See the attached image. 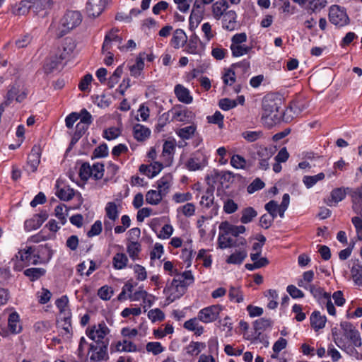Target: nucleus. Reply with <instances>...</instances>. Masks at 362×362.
Returning <instances> with one entry per match:
<instances>
[{
  "instance_id": "nucleus-1",
  "label": "nucleus",
  "mask_w": 362,
  "mask_h": 362,
  "mask_svg": "<svg viewBox=\"0 0 362 362\" xmlns=\"http://www.w3.org/2000/svg\"><path fill=\"white\" fill-rule=\"evenodd\" d=\"M194 281V278L190 270L180 274L177 273L170 284L167 285L163 291L167 297L168 303H173L182 296L187 291L188 286L192 285Z\"/></svg>"
},
{
  "instance_id": "nucleus-2",
  "label": "nucleus",
  "mask_w": 362,
  "mask_h": 362,
  "mask_svg": "<svg viewBox=\"0 0 362 362\" xmlns=\"http://www.w3.org/2000/svg\"><path fill=\"white\" fill-rule=\"evenodd\" d=\"M27 90L21 84H14L8 89L4 101L0 105V112L4 111V107L12 105L14 102L21 103L27 96Z\"/></svg>"
},
{
  "instance_id": "nucleus-3",
  "label": "nucleus",
  "mask_w": 362,
  "mask_h": 362,
  "mask_svg": "<svg viewBox=\"0 0 362 362\" xmlns=\"http://www.w3.org/2000/svg\"><path fill=\"white\" fill-rule=\"evenodd\" d=\"M308 291L321 305H325L330 315L334 316L336 315V310L332 302L329 293L324 291L323 288L314 284L309 286Z\"/></svg>"
},
{
  "instance_id": "nucleus-4",
  "label": "nucleus",
  "mask_w": 362,
  "mask_h": 362,
  "mask_svg": "<svg viewBox=\"0 0 362 362\" xmlns=\"http://www.w3.org/2000/svg\"><path fill=\"white\" fill-rule=\"evenodd\" d=\"M283 105V97L276 93H267L262 101V110L267 113L279 112L282 110Z\"/></svg>"
},
{
  "instance_id": "nucleus-5",
  "label": "nucleus",
  "mask_w": 362,
  "mask_h": 362,
  "mask_svg": "<svg viewBox=\"0 0 362 362\" xmlns=\"http://www.w3.org/2000/svg\"><path fill=\"white\" fill-rule=\"evenodd\" d=\"M119 205L115 202H109L106 204L105 207V214L103 221L105 233H112L115 223L119 218Z\"/></svg>"
},
{
  "instance_id": "nucleus-6",
  "label": "nucleus",
  "mask_w": 362,
  "mask_h": 362,
  "mask_svg": "<svg viewBox=\"0 0 362 362\" xmlns=\"http://www.w3.org/2000/svg\"><path fill=\"white\" fill-rule=\"evenodd\" d=\"M82 21V16L79 11H69L61 20L60 29L61 35H65L66 33L77 27Z\"/></svg>"
},
{
  "instance_id": "nucleus-7",
  "label": "nucleus",
  "mask_w": 362,
  "mask_h": 362,
  "mask_svg": "<svg viewBox=\"0 0 362 362\" xmlns=\"http://www.w3.org/2000/svg\"><path fill=\"white\" fill-rule=\"evenodd\" d=\"M329 20L337 27H344L349 23V18L344 7L332 5L329 9Z\"/></svg>"
},
{
  "instance_id": "nucleus-8",
  "label": "nucleus",
  "mask_w": 362,
  "mask_h": 362,
  "mask_svg": "<svg viewBox=\"0 0 362 362\" xmlns=\"http://www.w3.org/2000/svg\"><path fill=\"white\" fill-rule=\"evenodd\" d=\"M110 329L105 322H100L98 325L88 327L86 334L89 339L94 341L97 344L101 343H108V340H104L105 337L109 334Z\"/></svg>"
},
{
  "instance_id": "nucleus-9",
  "label": "nucleus",
  "mask_w": 362,
  "mask_h": 362,
  "mask_svg": "<svg viewBox=\"0 0 362 362\" xmlns=\"http://www.w3.org/2000/svg\"><path fill=\"white\" fill-rule=\"evenodd\" d=\"M223 307L220 305H213L200 310L197 317L199 320L204 323H210L216 320Z\"/></svg>"
},
{
  "instance_id": "nucleus-10",
  "label": "nucleus",
  "mask_w": 362,
  "mask_h": 362,
  "mask_svg": "<svg viewBox=\"0 0 362 362\" xmlns=\"http://www.w3.org/2000/svg\"><path fill=\"white\" fill-rule=\"evenodd\" d=\"M208 163L206 156L202 151L192 153L185 163L186 168L190 171L202 170Z\"/></svg>"
},
{
  "instance_id": "nucleus-11",
  "label": "nucleus",
  "mask_w": 362,
  "mask_h": 362,
  "mask_svg": "<svg viewBox=\"0 0 362 362\" xmlns=\"http://www.w3.org/2000/svg\"><path fill=\"white\" fill-rule=\"evenodd\" d=\"M118 31L117 29L113 28L105 35L102 47L103 52L110 50L114 42L117 45V48L120 51L124 52L125 50V47L122 45V38L117 34Z\"/></svg>"
},
{
  "instance_id": "nucleus-12",
  "label": "nucleus",
  "mask_w": 362,
  "mask_h": 362,
  "mask_svg": "<svg viewBox=\"0 0 362 362\" xmlns=\"http://www.w3.org/2000/svg\"><path fill=\"white\" fill-rule=\"evenodd\" d=\"M292 119L290 115H262L260 122L264 127L270 129L281 122H288Z\"/></svg>"
},
{
  "instance_id": "nucleus-13",
  "label": "nucleus",
  "mask_w": 362,
  "mask_h": 362,
  "mask_svg": "<svg viewBox=\"0 0 362 362\" xmlns=\"http://www.w3.org/2000/svg\"><path fill=\"white\" fill-rule=\"evenodd\" d=\"M273 154L274 151L272 148H268L262 146H257V157H255V159L259 160V169L266 170L269 168V160L272 158Z\"/></svg>"
},
{
  "instance_id": "nucleus-14",
  "label": "nucleus",
  "mask_w": 362,
  "mask_h": 362,
  "mask_svg": "<svg viewBox=\"0 0 362 362\" xmlns=\"http://www.w3.org/2000/svg\"><path fill=\"white\" fill-rule=\"evenodd\" d=\"M238 15L233 10H229L223 16H221L222 28L227 31H234L239 28V23L237 21Z\"/></svg>"
},
{
  "instance_id": "nucleus-15",
  "label": "nucleus",
  "mask_w": 362,
  "mask_h": 362,
  "mask_svg": "<svg viewBox=\"0 0 362 362\" xmlns=\"http://www.w3.org/2000/svg\"><path fill=\"white\" fill-rule=\"evenodd\" d=\"M109 343H101L99 344H90L89 352H91L90 360L91 361H100L107 358V346Z\"/></svg>"
},
{
  "instance_id": "nucleus-16",
  "label": "nucleus",
  "mask_w": 362,
  "mask_h": 362,
  "mask_svg": "<svg viewBox=\"0 0 362 362\" xmlns=\"http://www.w3.org/2000/svg\"><path fill=\"white\" fill-rule=\"evenodd\" d=\"M107 0H88L86 4V11L88 16L93 18L98 17L103 11Z\"/></svg>"
},
{
  "instance_id": "nucleus-17",
  "label": "nucleus",
  "mask_w": 362,
  "mask_h": 362,
  "mask_svg": "<svg viewBox=\"0 0 362 362\" xmlns=\"http://www.w3.org/2000/svg\"><path fill=\"white\" fill-rule=\"evenodd\" d=\"M239 67H243L244 69H249L250 64L246 61H243L237 64H233L232 65V68L226 70L225 74H223L222 78L223 83L228 86H232L235 82V71L233 69H236Z\"/></svg>"
},
{
  "instance_id": "nucleus-18",
  "label": "nucleus",
  "mask_w": 362,
  "mask_h": 362,
  "mask_svg": "<svg viewBox=\"0 0 362 362\" xmlns=\"http://www.w3.org/2000/svg\"><path fill=\"white\" fill-rule=\"evenodd\" d=\"M76 48L75 41L70 37L65 38L61 47L59 48L57 54L59 55L60 60H64L69 57Z\"/></svg>"
},
{
  "instance_id": "nucleus-19",
  "label": "nucleus",
  "mask_w": 362,
  "mask_h": 362,
  "mask_svg": "<svg viewBox=\"0 0 362 362\" xmlns=\"http://www.w3.org/2000/svg\"><path fill=\"white\" fill-rule=\"evenodd\" d=\"M40 162V148L35 146L33 147L28 157L27 165L30 167L31 172H35Z\"/></svg>"
},
{
  "instance_id": "nucleus-20",
  "label": "nucleus",
  "mask_w": 362,
  "mask_h": 362,
  "mask_svg": "<svg viewBox=\"0 0 362 362\" xmlns=\"http://www.w3.org/2000/svg\"><path fill=\"white\" fill-rule=\"evenodd\" d=\"M163 164L159 162H154L150 165H141L139 167V171L148 176V177H153L158 175L163 169Z\"/></svg>"
},
{
  "instance_id": "nucleus-21",
  "label": "nucleus",
  "mask_w": 362,
  "mask_h": 362,
  "mask_svg": "<svg viewBox=\"0 0 362 362\" xmlns=\"http://www.w3.org/2000/svg\"><path fill=\"white\" fill-rule=\"evenodd\" d=\"M229 8L226 0H219L212 5V15L216 20H220Z\"/></svg>"
},
{
  "instance_id": "nucleus-22",
  "label": "nucleus",
  "mask_w": 362,
  "mask_h": 362,
  "mask_svg": "<svg viewBox=\"0 0 362 362\" xmlns=\"http://www.w3.org/2000/svg\"><path fill=\"white\" fill-rule=\"evenodd\" d=\"M175 94L177 99L185 104H189L192 101V96L190 95L189 90L181 84L175 86Z\"/></svg>"
},
{
  "instance_id": "nucleus-23",
  "label": "nucleus",
  "mask_w": 362,
  "mask_h": 362,
  "mask_svg": "<svg viewBox=\"0 0 362 362\" xmlns=\"http://www.w3.org/2000/svg\"><path fill=\"white\" fill-rule=\"evenodd\" d=\"M351 197L353 211L357 215H361L362 212V187L353 191Z\"/></svg>"
},
{
  "instance_id": "nucleus-24",
  "label": "nucleus",
  "mask_w": 362,
  "mask_h": 362,
  "mask_svg": "<svg viewBox=\"0 0 362 362\" xmlns=\"http://www.w3.org/2000/svg\"><path fill=\"white\" fill-rule=\"evenodd\" d=\"M346 194V190L344 188L334 189L331 192L330 198L328 199L327 204L329 206H336L339 202L345 199Z\"/></svg>"
},
{
  "instance_id": "nucleus-25",
  "label": "nucleus",
  "mask_w": 362,
  "mask_h": 362,
  "mask_svg": "<svg viewBox=\"0 0 362 362\" xmlns=\"http://www.w3.org/2000/svg\"><path fill=\"white\" fill-rule=\"evenodd\" d=\"M326 322V317L322 315L319 311L313 312L310 316V324L315 331L325 327Z\"/></svg>"
},
{
  "instance_id": "nucleus-26",
  "label": "nucleus",
  "mask_w": 362,
  "mask_h": 362,
  "mask_svg": "<svg viewBox=\"0 0 362 362\" xmlns=\"http://www.w3.org/2000/svg\"><path fill=\"white\" fill-rule=\"evenodd\" d=\"M8 326L12 334H18L21 332L22 327L20 324L19 315L16 312H13L9 315L8 319Z\"/></svg>"
},
{
  "instance_id": "nucleus-27",
  "label": "nucleus",
  "mask_w": 362,
  "mask_h": 362,
  "mask_svg": "<svg viewBox=\"0 0 362 362\" xmlns=\"http://www.w3.org/2000/svg\"><path fill=\"white\" fill-rule=\"evenodd\" d=\"M33 252L34 249L32 247H26L25 248L18 251L16 255V258L22 262L25 266H28L31 262Z\"/></svg>"
},
{
  "instance_id": "nucleus-28",
  "label": "nucleus",
  "mask_w": 362,
  "mask_h": 362,
  "mask_svg": "<svg viewBox=\"0 0 362 362\" xmlns=\"http://www.w3.org/2000/svg\"><path fill=\"white\" fill-rule=\"evenodd\" d=\"M115 351L119 352H136L137 351V346L132 341L124 339L116 342Z\"/></svg>"
},
{
  "instance_id": "nucleus-29",
  "label": "nucleus",
  "mask_w": 362,
  "mask_h": 362,
  "mask_svg": "<svg viewBox=\"0 0 362 362\" xmlns=\"http://www.w3.org/2000/svg\"><path fill=\"white\" fill-rule=\"evenodd\" d=\"M187 37L182 29H177L174 32L173 36L171 39V45L173 47L177 49L184 45V44L187 42Z\"/></svg>"
},
{
  "instance_id": "nucleus-30",
  "label": "nucleus",
  "mask_w": 362,
  "mask_h": 362,
  "mask_svg": "<svg viewBox=\"0 0 362 362\" xmlns=\"http://www.w3.org/2000/svg\"><path fill=\"white\" fill-rule=\"evenodd\" d=\"M245 243L246 240L244 238L239 239L238 243H236L232 238H228L226 235H223L218 237V245L221 249L231 247L240 245H244Z\"/></svg>"
},
{
  "instance_id": "nucleus-31",
  "label": "nucleus",
  "mask_w": 362,
  "mask_h": 362,
  "mask_svg": "<svg viewBox=\"0 0 362 362\" xmlns=\"http://www.w3.org/2000/svg\"><path fill=\"white\" fill-rule=\"evenodd\" d=\"M206 348L205 343L191 341L185 348L187 354L191 356H198Z\"/></svg>"
},
{
  "instance_id": "nucleus-32",
  "label": "nucleus",
  "mask_w": 362,
  "mask_h": 362,
  "mask_svg": "<svg viewBox=\"0 0 362 362\" xmlns=\"http://www.w3.org/2000/svg\"><path fill=\"white\" fill-rule=\"evenodd\" d=\"M172 176L166 175L158 180V191H159L164 197L168 193L169 189L172 185Z\"/></svg>"
},
{
  "instance_id": "nucleus-33",
  "label": "nucleus",
  "mask_w": 362,
  "mask_h": 362,
  "mask_svg": "<svg viewBox=\"0 0 362 362\" xmlns=\"http://www.w3.org/2000/svg\"><path fill=\"white\" fill-rule=\"evenodd\" d=\"M247 252L245 249L235 250V252L231 254L226 259L228 264H240L244 259L247 257Z\"/></svg>"
},
{
  "instance_id": "nucleus-34",
  "label": "nucleus",
  "mask_w": 362,
  "mask_h": 362,
  "mask_svg": "<svg viewBox=\"0 0 362 362\" xmlns=\"http://www.w3.org/2000/svg\"><path fill=\"white\" fill-rule=\"evenodd\" d=\"M57 192L56 195L63 201H69L74 196V190L69 187V186H64L59 188L58 182L57 183Z\"/></svg>"
},
{
  "instance_id": "nucleus-35",
  "label": "nucleus",
  "mask_w": 362,
  "mask_h": 362,
  "mask_svg": "<svg viewBox=\"0 0 362 362\" xmlns=\"http://www.w3.org/2000/svg\"><path fill=\"white\" fill-rule=\"evenodd\" d=\"M30 9H32V1L23 0L19 4H16L13 13L16 16H23L28 13Z\"/></svg>"
},
{
  "instance_id": "nucleus-36",
  "label": "nucleus",
  "mask_w": 362,
  "mask_h": 362,
  "mask_svg": "<svg viewBox=\"0 0 362 362\" xmlns=\"http://www.w3.org/2000/svg\"><path fill=\"white\" fill-rule=\"evenodd\" d=\"M351 273L355 284L358 286H362V265L358 260L353 262Z\"/></svg>"
},
{
  "instance_id": "nucleus-37",
  "label": "nucleus",
  "mask_w": 362,
  "mask_h": 362,
  "mask_svg": "<svg viewBox=\"0 0 362 362\" xmlns=\"http://www.w3.org/2000/svg\"><path fill=\"white\" fill-rule=\"evenodd\" d=\"M128 262L129 259L127 255L124 253L118 252L115 254L112 258L113 267L117 270L124 269L127 267Z\"/></svg>"
},
{
  "instance_id": "nucleus-38",
  "label": "nucleus",
  "mask_w": 362,
  "mask_h": 362,
  "mask_svg": "<svg viewBox=\"0 0 362 362\" xmlns=\"http://www.w3.org/2000/svg\"><path fill=\"white\" fill-rule=\"evenodd\" d=\"M150 134V130L143 125L137 124L134 127V135L137 141L145 140L149 136Z\"/></svg>"
},
{
  "instance_id": "nucleus-39",
  "label": "nucleus",
  "mask_w": 362,
  "mask_h": 362,
  "mask_svg": "<svg viewBox=\"0 0 362 362\" xmlns=\"http://www.w3.org/2000/svg\"><path fill=\"white\" fill-rule=\"evenodd\" d=\"M272 326V320L267 318H260L254 322V328L255 330V334H257V337H259L262 331H264L267 328Z\"/></svg>"
},
{
  "instance_id": "nucleus-40",
  "label": "nucleus",
  "mask_w": 362,
  "mask_h": 362,
  "mask_svg": "<svg viewBox=\"0 0 362 362\" xmlns=\"http://www.w3.org/2000/svg\"><path fill=\"white\" fill-rule=\"evenodd\" d=\"M222 228H226L227 233H230L235 237L245 231L244 226H233L230 225L228 222H223L221 224L220 229Z\"/></svg>"
},
{
  "instance_id": "nucleus-41",
  "label": "nucleus",
  "mask_w": 362,
  "mask_h": 362,
  "mask_svg": "<svg viewBox=\"0 0 362 362\" xmlns=\"http://www.w3.org/2000/svg\"><path fill=\"white\" fill-rule=\"evenodd\" d=\"M45 269L43 268H29L23 272L25 276L29 278L31 281L39 279L45 274Z\"/></svg>"
},
{
  "instance_id": "nucleus-42",
  "label": "nucleus",
  "mask_w": 362,
  "mask_h": 362,
  "mask_svg": "<svg viewBox=\"0 0 362 362\" xmlns=\"http://www.w3.org/2000/svg\"><path fill=\"white\" fill-rule=\"evenodd\" d=\"M164 196L158 190H149L146 194V202L151 205H157Z\"/></svg>"
},
{
  "instance_id": "nucleus-43",
  "label": "nucleus",
  "mask_w": 362,
  "mask_h": 362,
  "mask_svg": "<svg viewBox=\"0 0 362 362\" xmlns=\"http://www.w3.org/2000/svg\"><path fill=\"white\" fill-rule=\"evenodd\" d=\"M230 49L233 57H238L247 54L252 47L245 45H231Z\"/></svg>"
},
{
  "instance_id": "nucleus-44",
  "label": "nucleus",
  "mask_w": 362,
  "mask_h": 362,
  "mask_svg": "<svg viewBox=\"0 0 362 362\" xmlns=\"http://www.w3.org/2000/svg\"><path fill=\"white\" fill-rule=\"evenodd\" d=\"M325 175L323 173H320L317 175L309 176H304L303 182L307 188H310L314 186L317 182L322 180Z\"/></svg>"
},
{
  "instance_id": "nucleus-45",
  "label": "nucleus",
  "mask_w": 362,
  "mask_h": 362,
  "mask_svg": "<svg viewBox=\"0 0 362 362\" xmlns=\"http://www.w3.org/2000/svg\"><path fill=\"white\" fill-rule=\"evenodd\" d=\"M230 165L236 169H245L247 162L242 156L239 154L233 155L230 161Z\"/></svg>"
},
{
  "instance_id": "nucleus-46",
  "label": "nucleus",
  "mask_w": 362,
  "mask_h": 362,
  "mask_svg": "<svg viewBox=\"0 0 362 362\" xmlns=\"http://www.w3.org/2000/svg\"><path fill=\"white\" fill-rule=\"evenodd\" d=\"M141 250V245L136 241L131 242L127 247V251L133 260L138 258Z\"/></svg>"
},
{
  "instance_id": "nucleus-47",
  "label": "nucleus",
  "mask_w": 362,
  "mask_h": 362,
  "mask_svg": "<svg viewBox=\"0 0 362 362\" xmlns=\"http://www.w3.org/2000/svg\"><path fill=\"white\" fill-rule=\"evenodd\" d=\"M111 102V98L105 95H96L93 98L94 104L103 110L107 108Z\"/></svg>"
},
{
  "instance_id": "nucleus-48",
  "label": "nucleus",
  "mask_w": 362,
  "mask_h": 362,
  "mask_svg": "<svg viewBox=\"0 0 362 362\" xmlns=\"http://www.w3.org/2000/svg\"><path fill=\"white\" fill-rule=\"evenodd\" d=\"M55 216L60 221L62 225L65 224L66 222V216L68 215L66 205L61 204L55 207Z\"/></svg>"
},
{
  "instance_id": "nucleus-49",
  "label": "nucleus",
  "mask_w": 362,
  "mask_h": 362,
  "mask_svg": "<svg viewBox=\"0 0 362 362\" xmlns=\"http://www.w3.org/2000/svg\"><path fill=\"white\" fill-rule=\"evenodd\" d=\"M62 60H60L59 59V55L57 54L55 57H50L45 64V72L50 73L57 69L58 65L62 62Z\"/></svg>"
},
{
  "instance_id": "nucleus-50",
  "label": "nucleus",
  "mask_w": 362,
  "mask_h": 362,
  "mask_svg": "<svg viewBox=\"0 0 362 362\" xmlns=\"http://www.w3.org/2000/svg\"><path fill=\"white\" fill-rule=\"evenodd\" d=\"M228 296L230 300L236 303L243 301V294L239 287L230 286L229 289Z\"/></svg>"
},
{
  "instance_id": "nucleus-51",
  "label": "nucleus",
  "mask_w": 362,
  "mask_h": 362,
  "mask_svg": "<svg viewBox=\"0 0 362 362\" xmlns=\"http://www.w3.org/2000/svg\"><path fill=\"white\" fill-rule=\"evenodd\" d=\"M144 67V62L142 59H136V63L129 67L130 74L132 76L139 77Z\"/></svg>"
},
{
  "instance_id": "nucleus-52",
  "label": "nucleus",
  "mask_w": 362,
  "mask_h": 362,
  "mask_svg": "<svg viewBox=\"0 0 362 362\" xmlns=\"http://www.w3.org/2000/svg\"><path fill=\"white\" fill-rule=\"evenodd\" d=\"M68 303L69 300L66 296H62L56 300V305L63 316L66 314L71 315L69 309L68 308Z\"/></svg>"
},
{
  "instance_id": "nucleus-53",
  "label": "nucleus",
  "mask_w": 362,
  "mask_h": 362,
  "mask_svg": "<svg viewBox=\"0 0 362 362\" xmlns=\"http://www.w3.org/2000/svg\"><path fill=\"white\" fill-rule=\"evenodd\" d=\"M123 73V65L119 66L113 72V74L110 76L108 79V86L112 88L117 84L122 76Z\"/></svg>"
},
{
  "instance_id": "nucleus-54",
  "label": "nucleus",
  "mask_w": 362,
  "mask_h": 362,
  "mask_svg": "<svg viewBox=\"0 0 362 362\" xmlns=\"http://www.w3.org/2000/svg\"><path fill=\"white\" fill-rule=\"evenodd\" d=\"M195 129L194 125H189L179 129L176 132L182 139H189L194 134Z\"/></svg>"
},
{
  "instance_id": "nucleus-55",
  "label": "nucleus",
  "mask_w": 362,
  "mask_h": 362,
  "mask_svg": "<svg viewBox=\"0 0 362 362\" xmlns=\"http://www.w3.org/2000/svg\"><path fill=\"white\" fill-rule=\"evenodd\" d=\"M257 215V211L252 207H247L243 211L240 221L243 223H248Z\"/></svg>"
},
{
  "instance_id": "nucleus-56",
  "label": "nucleus",
  "mask_w": 362,
  "mask_h": 362,
  "mask_svg": "<svg viewBox=\"0 0 362 362\" xmlns=\"http://www.w3.org/2000/svg\"><path fill=\"white\" fill-rule=\"evenodd\" d=\"M262 135V131H245L242 133V136L248 142H254L260 139Z\"/></svg>"
},
{
  "instance_id": "nucleus-57",
  "label": "nucleus",
  "mask_w": 362,
  "mask_h": 362,
  "mask_svg": "<svg viewBox=\"0 0 362 362\" xmlns=\"http://www.w3.org/2000/svg\"><path fill=\"white\" fill-rule=\"evenodd\" d=\"M104 175V165L102 163H95L91 166V177L95 180H99Z\"/></svg>"
},
{
  "instance_id": "nucleus-58",
  "label": "nucleus",
  "mask_w": 362,
  "mask_h": 362,
  "mask_svg": "<svg viewBox=\"0 0 362 362\" xmlns=\"http://www.w3.org/2000/svg\"><path fill=\"white\" fill-rule=\"evenodd\" d=\"M32 1V10L33 11L38 14L42 11L47 10V2L45 0H33Z\"/></svg>"
},
{
  "instance_id": "nucleus-59",
  "label": "nucleus",
  "mask_w": 362,
  "mask_h": 362,
  "mask_svg": "<svg viewBox=\"0 0 362 362\" xmlns=\"http://www.w3.org/2000/svg\"><path fill=\"white\" fill-rule=\"evenodd\" d=\"M200 42V40L198 36L193 35L191 36L189 42L187 45V52L189 54H197V45Z\"/></svg>"
},
{
  "instance_id": "nucleus-60",
  "label": "nucleus",
  "mask_w": 362,
  "mask_h": 362,
  "mask_svg": "<svg viewBox=\"0 0 362 362\" xmlns=\"http://www.w3.org/2000/svg\"><path fill=\"white\" fill-rule=\"evenodd\" d=\"M265 186L264 182L259 178H255L252 183H250L247 188V191L249 194H252L256 191L262 189Z\"/></svg>"
},
{
  "instance_id": "nucleus-61",
  "label": "nucleus",
  "mask_w": 362,
  "mask_h": 362,
  "mask_svg": "<svg viewBox=\"0 0 362 362\" xmlns=\"http://www.w3.org/2000/svg\"><path fill=\"white\" fill-rule=\"evenodd\" d=\"M178 212H181L185 216L190 217L195 213V206L192 203H187L177 209Z\"/></svg>"
},
{
  "instance_id": "nucleus-62",
  "label": "nucleus",
  "mask_w": 362,
  "mask_h": 362,
  "mask_svg": "<svg viewBox=\"0 0 362 362\" xmlns=\"http://www.w3.org/2000/svg\"><path fill=\"white\" fill-rule=\"evenodd\" d=\"M112 295V288L107 285L102 286L98 291V296L104 300H110Z\"/></svg>"
},
{
  "instance_id": "nucleus-63",
  "label": "nucleus",
  "mask_w": 362,
  "mask_h": 362,
  "mask_svg": "<svg viewBox=\"0 0 362 362\" xmlns=\"http://www.w3.org/2000/svg\"><path fill=\"white\" fill-rule=\"evenodd\" d=\"M146 351L148 352H151L154 355L159 354L162 353L164 350L163 347L162 346L161 344L158 341L154 342H148L146 344Z\"/></svg>"
},
{
  "instance_id": "nucleus-64",
  "label": "nucleus",
  "mask_w": 362,
  "mask_h": 362,
  "mask_svg": "<svg viewBox=\"0 0 362 362\" xmlns=\"http://www.w3.org/2000/svg\"><path fill=\"white\" fill-rule=\"evenodd\" d=\"M121 134V131L118 127H110L103 132L104 137L107 140H112L117 138Z\"/></svg>"
}]
</instances>
